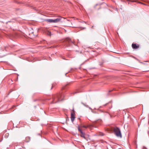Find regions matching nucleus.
I'll list each match as a JSON object with an SVG mask.
<instances>
[{
	"instance_id": "f257e3e1",
	"label": "nucleus",
	"mask_w": 149,
	"mask_h": 149,
	"mask_svg": "<svg viewBox=\"0 0 149 149\" xmlns=\"http://www.w3.org/2000/svg\"><path fill=\"white\" fill-rule=\"evenodd\" d=\"M64 97L63 94L62 93H59L57 94L52 95V100L51 104L56 103L63 100Z\"/></svg>"
},
{
	"instance_id": "f03ea898",
	"label": "nucleus",
	"mask_w": 149,
	"mask_h": 149,
	"mask_svg": "<svg viewBox=\"0 0 149 149\" xmlns=\"http://www.w3.org/2000/svg\"><path fill=\"white\" fill-rule=\"evenodd\" d=\"M64 43L66 47L70 46L72 44H74V42L69 38H66L64 41Z\"/></svg>"
},
{
	"instance_id": "7ed1b4c3",
	"label": "nucleus",
	"mask_w": 149,
	"mask_h": 149,
	"mask_svg": "<svg viewBox=\"0 0 149 149\" xmlns=\"http://www.w3.org/2000/svg\"><path fill=\"white\" fill-rule=\"evenodd\" d=\"M114 132L116 135L118 137L121 138L122 136L120 129L118 127L114 128L113 130Z\"/></svg>"
},
{
	"instance_id": "20e7f679",
	"label": "nucleus",
	"mask_w": 149,
	"mask_h": 149,
	"mask_svg": "<svg viewBox=\"0 0 149 149\" xmlns=\"http://www.w3.org/2000/svg\"><path fill=\"white\" fill-rule=\"evenodd\" d=\"M78 129L79 131L81 133V134H80V136L81 137H83V138H84V139H86L85 136V133L84 132H83L80 129V128H79V127H78Z\"/></svg>"
},
{
	"instance_id": "39448f33",
	"label": "nucleus",
	"mask_w": 149,
	"mask_h": 149,
	"mask_svg": "<svg viewBox=\"0 0 149 149\" xmlns=\"http://www.w3.org/2000/svg\"><path fill=\"white\" fill-rule=\"evenodd\" d=\"M75 113L74 111L73 110L72 111L71 114V119L72 122H73L75 119Z\"/></svg>"
},
{
	"instance_id": "423d86ee",
	"label": "nucleus",
	"mask_w": 149,
	"mask_h": 149,
	"mask_svg": "<svg viewBox=\"0 0 149 149\" xmlns=\"http://www.w3.org/2000/svg\"><path fill=\"white\" fill-rule=\"evenodd\" d=\"M132 47L134 49H137L139 48V46L138 45H136V44L133 43L132 44Z\"/></svg>"
},
{
	"instance_id": "0eeeda50",
	"label": "nucleus",
	"mask_w": 149,
	"mask_h": 149,
	"mask_svg": "<svg viewBox=\"0 0 149 149\" xmlns=\"http://www.w3.org/2000/svg\"><path fill=\"white\" fill-rule=\"evenodd\" d=\"M62 17H59L54 19H53L54 23H57L60 21Z\"/></svg>"
},
{
	"instance_id": "6e6552de",
	"label": "nucleus",
	"mask_w": 149,
	"mask_h": 149,
	"mask_svg": "<svg viewBox=\"0 0 149 149\" xmlns=\"http://www.w3.org/2000/svg\"><path fill=\"white\" fill-rule=\"evenodd\" d=\"M30 140V138L29 136H27L25 138V141L26 142H29Z\"/></svg>"
},
{
	"instance_id": "1a4fd4ad",
	"label": "nucleus",
	"mask_w": 149,
	"mask_h": 149,
	"mask_svg": "<svg viewBox=\"0 0 149 149\" xmlns=\"http://www.w3.org/2000/svg\"><path fill=\"white\" fill-rule=\"evenodd\" d=\"M45 21L49 23H54L53 19H47L45 20Z\"/></svg>"
},
{
	"instance_id": "9d476101",
	"label": "nucleus",
	"mask_w": 149,
	"mask_h": 149,
	"mask_svg": "<svg viewBox=\"0 0 149 149\" xmlns=\"http://www.w3.org/2000/svg\"><path fill=\"white\" fill-rule=\"evenodd\" d=\"M146 3H147L148 4H146L143 3H141V2H140V3H141V4H142L144 5H146V6H149V1H146Z\"/></svg>"
},
{
	"instance_id": "9b49d317",
	"label": "nucleus",
	"mask_w": 149,
	"mask_h": 149,
	"mask_svg": "<svg viewBox=\"0 0 149 149\" xmlns=\"http://www.w3.org/2000/svg\"><path fill=\"white\" fill-rule=\"evenodd\" d=\"M88 127V126H86L85 125H82V126H81L80 127L81 128L82 127H83V128H87Z\"/></svg>"
},
{
	"instance_id": "f8f14e48",
	"label": "nucleus",
	"mask_w": 149,
	"mask_h": 149,
	"mask_svg": "<svg viewBox=\"0 0 149 149\" xmlns=\"http://www.w3.org/2000/svg\"><path fill=\"white\" fill-rule=\"evenodd\" d=\"M47 34L49 36H51V33L50 32H48L47 33Z\"/></svg>"
},
{
	"instance_id": "ddd939ff",
	"label": "nucleus",
	"mask_w": 149,
	"mask_h": 149,
	"mask_svg": "<svg viewBox=\"0 0 149 149\" xmlns=\"http://www.w3.org/2000/svg\"><path fill=\"white\" fill-rule=\"evenodd\" d=\"M100 136H103L104 135V134L102 133H100Z\"/></svg>"
},
{
	"instance_id": "4468645a",
	"label": "nucleus",
	"mask_w": 149,
	"mask_h": 149,
	"mask_svg": "<svg viewBox=\"0 0 149 149\" xmlns=\"http://www.w3.org/2000/svg\"><path fill=\"white\" fill-rule=\"evenodd\" d=\"M127 0L128 1H131L132 2H136V1H130V0Z\"/></svg>"
},
{
	"instance_id": "2eb2a0df",
	"label": "nucleus",
	"mask_w": 149,
	"mask_h": 149,
	"mask_svg": "<svg viewBox=\"0 0 149 149\" xmlns=\"http://www.w3.org/2000/svg\"><path fill=\"white\" fill-rule=\"evenodd\" d=\"M54 86V85L52 84V86L51 88V90H52V88H53Z\"/></svg>"
},
{
	"instance_id": "dca6fc26",
	"label": "nucleus",
	"mask_w": 149,
	"mask_h": 149,
	"mask_svg": "<svg viewBox=\"0 0 149 149\" xmlns=\"http://www.w3.org/2000/svg\"><path fill=\"white\" fill-rule=\"evenodd\" d=\"M12 22L11 21H9L8 22H7L6 23L7 24L8 22Z\"/></svg>"
},
{
	"instance_id": "f3484780",
	"label": "nucleus",
	"mask_w": 149,
	"mask_h": 149,
	"mask_svg": "<svg viewBox=\"0 0 149 149\" xmlns=\"http://www.w3.org/2000/svg\"><path fill=\"white\" fill-rule=\"evenodd\" d=\"M81 103H82V104L83 105H84V106H85V104H84V103H83V102H81Z\"/></svg>"
},
{
	"instance_id": "a211bd4d",
	"label": "nucleus",
	"mask_w": 149,
	"mask_h": 149,
	"mask_svg": "<svg viewBox=\"0 0 149 149\" xmlns=\"http://www.w3.org/2000/svg\"><path fill=\"white\" fill-rule=\"evenodd\" d=\"M122 1H125V0H121Z\"/></svg>"
},
{
	"instance_id": "6ab92c4d",
	"label": "nucleus",
	"mask_w": 149,
	"mask_h": 149,
	"mask_svg": "<svg viewBox=\"0 0 149 149\" xmlns=\"http://www.w3.org/2000/svg\"><path fill=\"white\" fill-rule=\"evenodd\" d=\"M6 135L7 136H8V133L6 134L5 135Z\"/></svg>"
},
{
	"instance_id": "aec40b11",
	"label": "nucleus",
	"mask_w": 149,
	"mask_h": 149,
	"mask_svg": "<svg viewBox=\"0 0 149 149\" xmlns=\"http://www.w3.org/2000/svg\"><path fill=\"white\" fill-rule=\"evenodd\" d=\"M68 84H66V86L68 85Z\"/></svg>"
}]
</instances>
